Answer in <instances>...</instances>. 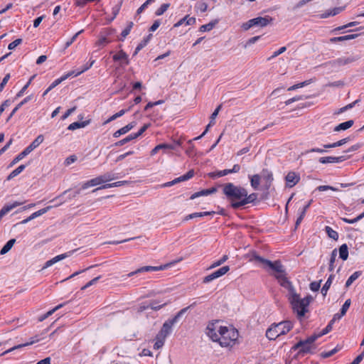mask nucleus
<instances>
[{"mask_svg": "<svg viewBox=\"0 0 364 364\" xmlns=\"http://www.w3.org/2000/svg\"><path fill=\"white\" fill-rule=\"evenodd\" d=\"M100 177L102 180V183H105V182L111 181L116 178V176H114V174L112 173H110V172L105 173V174L100 176Z\"/></svg>", "mask_w": 364, "mask_h": 364, "instance_id": "obj_46", "label": "nucleus"}, {"mask_svg": "<svg viewBox=\"0 0 364 364\" xmlns=\"http://www.w3.org/2000/svg\"><path fill=\"white\" fill-rule=\"evenodd\" d=\"M53 208V206H47L44 208H42L33 213H32L29 217H28L27 218L23 220L22 221L20 222L21 224H26L28 223L29 221L46 213L48 210H50L51 208Z\"/></svg>", "mask_w": 364, "mask_h": 364, "instance_id": "obj_15", "label": "nucleus"}, {"mask_svg": "<svg viewBox=\"0 0 364 364\" xmlns=\"http://www.w3.org/2000/svg\"><path fill=\"white\" fill-rule=\"evenodd\" d=\"M95 62V61L94 60H91L89 63H87L86 65H85L80 70L77 71V72L74 71V74L72 76H75V77L78 76L81 73L89 70L93 65Z\"/></svg>", "mask_w": 364, "mask_h": 364, "instance_id": "obj_47", "label": "nucleus"}, {"mask_svg": "<svg viewBox=\"0 0 364 364\" xmlns=\"http://www.w3.org/2000/svg\"><path fill=\"white\" fill-rule=\"evenodd\" d=\"M359 34H349L346 36H339V37H333L330 38L331 43H336V42H343L346 41H350L356 38Z\"/></svg>", "mask_w": 364, "mask_h": 364, "instance_id": "obj_22", "label": "nucleus"}, {"mask_svg": "<svg viewBox=\"0 0 364 364\" xmlns=\"http://www.w3.org/2000/svg\"><path fill=\"white\" fill-rule=\"evenodd\" d=\"M121 5H122V2L119 3V4L117 5H115L113 8H112V14H113V16L109 20V22L112 21L115 18L116 16H117V14H119V11H120V9H121Z\"/></svg>", "mask_w": 364, "mask_h": 364, "instance_id": "obj_53", "label": "nucleus"}, {"mask_svg": "<svg viewBox=\"0 0 364 364\" xmlns=\"http://www.w3.org/2000/svg\"><path fill=\"white\" fill-rule=\"evenodd\" d=\"M136 123V122H132L127 124L126 126L123 127L122 128L118 129L113 134V136L114 138H118L122 134H125L128 132H129L131 129H132L135 126Z\"/></svg>", "mask_w": 364, "mask_h": 364, "instance_id": "obj_19", "label": "nucleus"}, {"mask_svg": "<svg viewBox=\"0 0 364 364\" xmlns=\"http://www.w3.org/2000/svg\"><path fill=\"white\" fill-rule=\"evenodd\" d=\"M318 338V336H316V334H314L305 340L300 341L296 344H295L292 349L298 350L300 353H311V350L315 349L316 347L314 345L315 341Z\"/></svg>", "mask_w": 364, "mask_h": 364, "instance_id": "obj_7", "label": "nucleus"}, {"mask_svg": "<svg viewBox=\"0 0 364 364\" xmlns=\"http://www.w3.org/2000/svg\"><path fill=\"white\" fill-rule=\"evenodd\" d=\"M167 304L166 302L162 304H159V302L157 301H150V303L149 304V309H153L154 311H157V310H159L160 309H161L162 307H164V306H166Z\"/></svg>", "mask_w": 364, "mask_h": 364, "instance_id": "obj_49", "label": "nucleus"}, {"mask_svg": "<svg viewBox=\"0 0 364 364\" xmlns=\"http://www.w3.org/2000/svg\"><path fill=\"white\" fill-rule=\"evenodd\" d=\"M286 289L288 290V299L294 312L296 314L299 318H301L305 316L306 313L309 311V306L312 301L313 297L311 296H307L301 299L299 294L296 292L293 285H291L290 287Z\"/></svg>", "mask_w": 364, "mask_h": 364, "instance_id": "obj_2", "label": "nucleus"}, {"mask_svg": "<svg viewBox=\"0 0 364 364\" xmlns=\"http://www.w3.org/2000/svg\"><path fill=\"white\" fill-rule=\"evenodd\" d=\"M273 18L269 16L264 17H257L251 19V23H253L255 26L264 27L272 23Z\"/></svg>", "mask_w": 364, "mask_h": 364, "instance_id": "obj_12", "label": "nucleus"}, {"mask_svg": "<svg viewBox=\"0 0 364 364\" xmlns=\"http://www.w3.org/2000/svg\"><path fill=\"white\" fill-rule=\"evenodd\" d=\"M254 259L258 262H260L268 267L270 269L273 270L275 273L274 274V277L277 279L279 284L287 289L292 285V283L287 277V273L284 267L282 264L281 262L277 260L274 262L264 259L259 255H254Z\"/></svg>", "mask_w": 364, "mask_h": 364, "instance_id": "obj_3", "label": "nucleus"}, {"mask_svg": "<svg viewBox=\"0 0 364 364\" xmlns=\"http://www.w3.org/2000/svg\"><path fill=\"white\" fill-rule=\"evenodd\" d=\"M64 306V304H60L58 306H56L55 308H53V309L48 311L46 314H45L44 315L41 316L38 320L39 321H43V320H45L46 318H47L48 316H51L55 311H56L57 310L60 309V308H62L63 306Z\"/></svg>", "mask_w": 364, "mask_h": 364, "instance_id": "obj_39", "label": "nucleus"}, {"mask_svg": "<svg viewBox=\"0 0 364 364\" xmlns=\"http://www.w3.org/2000/svg\"><path fill=\"white\" fill-rule=\"evenodd\" d=\"M132 108V106L129 107L128 109H122L120 110L119 112H117L116 114H113L112 116H111L108 119H107L105 122V124H107V123H109L111 122L112 121L116 119L118 117H120L122 116H123L127 112H128L130 109Z\"/></svg>", "mask_w": 364, "mask_h": 364, "instance_id": "obj_33", "label": "nucleus"}, {"mask_svg": "<svg viewBox=\"0 0 364 364\" xmlns=\"http://www.w3.org/2000/svg\"><path fill=\"white\" fill-rule=\"evenodd\" d=\"M133 25H134V23L132 22H129L128 26H127V28L122 31V32L121 33V36L122 37V41H123L124 38H125L129 34V33L133 27Z\"/></svg>", "mask_w": 364, "mask_h": 364, "instance_id": "obj_52", "label": "nucleus"}, {"mask_svg": "<svg viewBox=\"0 0 364 364\" xmlns=\"http://www.w3.org/2000/svg\"><path fill=\"white\" fill-rule=\"evenodd\" d=\"M170 4H163L155 12L156 16H161L167 11L169 8Z\"/></svg>", "mask_w": 364, "mask_h": 364, "instance_id": "obj_50", "label": "nucleus"}, {"mask_svg": "<svg viewBox=\"0 0 364 364\" xmlns=\"http://www.w3.org/2000/svg\"><path fill=\"white\" fill-rule=\"evenodd\" d=\"M193 175H194L193 170H190L186 174L181 176L178 178H176L170 182L166 183L164 186L166 187L171 186L178 182L185 181H187V180L191 178L193 176Z\"/></svg>", "mask_w": 364, "mask_h": 364, "instance_id": "obj_13", "label": "nucleus"}, {"mask_svg": "<svg viewBox=\"0 0 364 364\" xmlns=\"http://www.w3.org/2000/svg\"><path fill=\"white\" fill-rule=\"evenodd\" d=\"M151 35H149L146 38H145L139 45L136 46L135 51L134 53V55H136L139 50H141L144 47L146 46L148 43Z\"/></svg>", "mask_w": 364, "mask_h": 364, "instance_id": "obj_43", "label": "nucleus"}, {"mask_svg": "<svg viewBox=\"0 0 364 364\" xmlns=\"http://www.w3.org/2000/svg\"><path fill=\"white\" fill-rule=\"evenodd\" d=\"M347 159L348 158L346 156L321 157L319 159V162L321 164L340 163L344 161Z\"/></svg>", "mask_w": 364, "mask_h": 364, "instance_id": "obj_17", "label": "nucleus"}, {"mask_svg": "<svg viewBox=\"0 0 364 364\" xmlns=\"http://www.w3.org/2000/svg\"><path fill=\"white\" fill-rule=\"evenodd\" d=\"M326 232L330 238L337 240L338 239V234L336 231L333 230L331 227L326 226Z\"/></svg>", "mask_w": 364, "mask_h": 364, "instance_id": "obj_45", "label": "nucleus"}, {"mask_svg": "<svg viewBox=\"0 0 364 364\" xmlns=\"http://www.w3.org/2000/svg\"><path fill=\"white\" fill-rule=\"evenodd\" d=\"M165 339L166 338L161 337L159 336V335L157 334L156 336V342L154 345V348L155 350H159V348H161L164 344Z\"/></svg>", "mask_w": 364, "mask_h": 364, "instance_id": "obj_42", "label": "nucleus"}, {"mask_svg": "<svg viewBox=\"0 0 364 364\" xmlns=\"http://www.w3.org/2000/svg\"><path fill=\"white\" fill-rule=\"evenodd\" d=\"M41 340V338H40L38 336H34L33 338H31V341L29 342H27L26 343H23V344H19L18 346H14L12 348H11L10 349L4 351L1 355H5L8 353H10L16 349H18V348H21L22 347H25V346H30V345H32L33 343H36L38 341H40Z\"/></svg>", "mask_w": 364, "mask_h": 364, "instance_id": "obj_18", "label": "nucleus"}, {"mask_svg": "<svg viewBox=\"0 0 364 364\" xmlns=\"http://www.w3.org/2000/svg\"><path fill=\"white\" fill-rule=\"evenodd\" d=\"M135 139H136V137L134 136V133H132V134L128 135L127 136H126L125 138L116 142L115 146H122L124 145L125 144H127Z\"/></svg>", "mask_w": 364, "mask_h": 364, "instance_id": "obj_38", "label": "nucleus"}, {"mask_svg": "<svg viewBox=\"0 0 364 364\" xmlns=\"http://www.w3.org/2000/svg\"><path fill=\"white\" fill-rule=\"evenodd\" d=\"M125 183H127V181H117L115 183H107V184L103 185L102 186H101L98 188L93 190V192H95L99 189L109 188H112V187H118V186H122Z\"/></svg>", "mask_w": 364, "mask_h": 364, "instance_id": "obj_34", "label": "nucleus"}, {"mask_svg": "<svg viewBox=\"0 0 364 364\" xmlns=\"http://www.w3.org/2000/svg\"><path fill=\"white\" fill-rule=\"evenodd\" d=\"M23 204V202H18V201H15L11 204H6L5 205L1 210L0 211L5 215H6L8 213H9L11 210H12L14 208L19 206V205H21Z\"/></svg>", "mask_w": 364, "mask_h": 364, "instance_id": "obj_23", "label": "nucleus"}, {"mask_svg": "<svg viewBox=\"0 0 364 364\" xmlns=\"http://www.w3.org/2000/svg\"><path fill=\"white\" fill-rule=\"evenodd\" d=\"M15 242H16L15 239L9 240L1 250L0 254L5 255L6 253H7L12 248V247L14 246Z\"/></svg>", "mask_w": 364, "mask_h": 364, "instance_id": "obj_32", "label": "nucleus"}, {"mask_svg": "<svg viewBox=\"0 0 364 364\" xmlns=\"http://www.w3.org/2000/svg\"><path fill=\"white\" fill-rule=\"evenodd\" d=\"M196 22L195 17H189L188 15H186L185 17L179 20L177 23H176L173 27L177 28L181 26L182 24L186 23V25L190 26L193 25Z\"/></svg>", "mask_w": 364, "mask_h": 364, "instance_id": "obj_21", "label": "nucleus"}, {"mask_svg": "<svg viewBox=\"0 0 364 364\" xmlns=\"http://www.w3.org/2000/svg\"><path fill=\"white\" fill-rule=\"evenodd\" d=\"M339 257L343 261H346L348 257V247L346 244H343L339 247Z\"/></svg>", "mask_w": 364, "mask_h": 364, "instance_id": "obj_28", "label": "nucleus"}, {"mask_svg": "<svg viewBox=\"0 0 364 364\" xmlns=\"http://www.w3.org/2000/svg\"><path fill=\"white\" fill-rule=\"evenodd\" d=\"M287 50V48L285 46L281 47L279 50L274 51L272 56L268 58V60H270L278 55H281L282 53H284Z\"/></svg>", "mask_w": 364, "mask_h": 364, "instance_id": "obj_54", "label": "nucleus"}, {"mask_svg": "<svg viewBox=\"0 0 364 364\" xmlns=\"http://www.w3.org/2000/svg\"><path fill=\"white\" fill-rule=\"evenodd\" d=\"M111 42V40H109V38H107V37H101L98 41H97L96 43V45L98 46H106L107 44Z\"/></svg>", "mask_w": 364, "mask_h": 364, "instance_id": "obj_56", "label": "nucleus"}, {"mask_svg": "<svg viewBox=\"0 0 364 364\" xmlns=\"http://www.w3.org/2000/svg\"><path fill=\"white\" fill-rule=\"evenodd\" d=\"M218 23V20H215L213 21L210 22L209 23L202 25L200 28V32L210 31H211L215 26Z\"/></svg>", "mask_w": 364, "mask_h": 364, "instance_id": "obj_36", "label": "nucleus"}, {"mask_svg": "<svg viewBox=\"0 0 364 364\" xmlns=\"http://www.w3.org/2000/svg\"><path fill=\"white\" fill-rule=\"evenodd\" d=\"M72 254H73V252H68L66 253L55 256V257L52 258L51 259L48 260L45 263L43 269H46V268H48V267L52 266L53 264H55L56 262L61 261L62 259L71 256Z\"/></svg>", "mask_w": 364, "mask_h": 364, "instance_id": "obj_14", "label": "nucleus"}, {"mask_svg": "<svg viewBox=\"0 0 364 364\" xmlns=\"http://www.w3.org/2000/svg\"><path fill=\"white\" fill-rule=\"evenodd\" d=\"M354 124L353 120H348L345 122L339 124L334 128V132H340L341 130H346L350 128Z\"/></svg>", "mask_w": 364, "mask_h": 364, "instance_id": "obj_26", "label": "nucleus"}, {"mask_svg": "<svg viewBox=\"0 0 364 364\" xmlns=\"http://www.w3.org/2000/svg\"><path fill=\"white\" fill-rule=\"evenodd\" d=\"M170 266V264H166L160 266H144L138 269V272H156L166 269L168 267Z\"/></svg>", "mask_w": 364, "mask_h": 364, "instance_id": "obj_20", "label": "nucleus"}, {"mask_svg": "<svg viewBox=\"0 0 364 364\" xmlns=\"http://www.w3.org/2000/svg\"><path fill=\"white\" fill-rule=\"evenodd\" d=\"M262 174H263V177L265 178L267 182L271 183L273 181V175L269 171L263 170Z\"/></svg>", "mask_w": 364, "mask_h": 364, "instance_id": "obj_61", "label": "nucleus"}, {"mask_svg": "<svg viewBox=\"0 0 364 364\" xmlns=\"http://www.w3.org/2000/svg\"><path fill=\"white\" fill-rule=\"evenodd\" d=\"M230 270L229 266H223L219 269L215 271L213 274H215V277L217 278H219L224 274H225L228 271Z\"/></svg>", "mask_w": 364, "mask_h": 364, "instance_id": "obj_44", "label": "nucleus"}, {"mask_svg": "<svg viewBox=\"0 0 364 364\" xmlns=\"http://www.w3.org/2000/svg\"><path fill=\"white\" fill-rule=\"evenodd\" d=\"M357 59L358 58L354 55L343 56L338 58L333 61H331L329 63L331 65L332 67L338 68L341 66L350 64L357 60Z\"/></svg>", "mask_w": 364, "mask_h": 364, "instance_id": "obj_10", "label": "nucleus"}, {"mask_svg": "<svg viewBox=\"0 0 364 364\" xmlns=\"http://www.w3.org/2000/svg\"><path fill=\"white\" fill-rule=\"evenodd\" d=\"M322 280H320L318 282H313L310 284V289L312 291H317L319 290L321 287V283Z\"/></svg>", "mask_w": 364, "mask_h": 364, "instance_id": "obj_60", "label": "nucleus"}, {"mask_svg": "<svg viewBox=\"0 0 364 364\" xmlns=\"http://www.w3.org/2000/svg\"><path fill=\"white\" fill-rule=\"evenodd\" d=\"M101 278L100 276L99 277H97L94 279H92V280H90V282H88L85 285H84L82 287H81V290H85L87 288L95 284L98 281L99 279Z\"/></svg>", "mask_w": 364, "mask_h": 364, "instance_id": "obj_58", "label": "nucleus"}, {"mask_svg": "<svg viewBox=\"0 0 364 364\" xmlns=\"http://www.w3.org/2000/svg\"><path fill=\"white\" fill-rule=\"evenodd\" d=\"M188 307L180 310L173 318L168 319L164 322L161 331L158 335L161 337L166 338L171 332L172 326L179 320V318L187 311Z\"/></svg>", "mask_w": 364, "mask_h": 364, "instance_id": "obj_6", "label": "nucleus"}, {"mask_svg": "<svg viewBox=\"0 0 364 364\" xmlns=\"http://www.w3.org/2000/svg\"><path fill=\"white\" fill-rule=\"evenodd\" d=\"M350 299H349L345 301L341 309V316H344L346 314L348 309L350 307Z\"/></svg>", "mask_w": 364, "mask_h": 364, "instance_id": "obj_57", "label": "nucleus"}, {"mask_svg": "<svg viewBox=\"0 0 364 364\" xmlns=\"http://www.w3.org/2000/svg\"><path fill=\"white\" fill-rule=\"evenodd\" d=\"M228 259V255H223L222 257V258H220V259L214 262L211 266L210 267V269H213V268H215V267H219L220 266L221 264H223L225 262L227 261V259Z\"/></svg>", "mask_w": 364, "mask_h": 364, "instance_id": "obj_51", "label": "nucleus"}, {"mask_svg": "<svg viewBox=\"0 0 364 364\" xmlns=\"http://www.w3.org/2000/svg\"><path fill=\"white\" fill-rule=\"evenodd\" d=\"M238 336V331L235 328L223 326L218 342L221 346H232L235 343Z\"/></svg>", "mask_w": 364, "mask_h": 364, "instance_id": "obj_5", "label": "nucleus"}, {"mask_svg": "<svg viewBox=\"0 0 364 364\" xmlns=\"http://www.w3.org/2000/svg\"><path fill=\"white\" fill-rule=\"evenodd\" d=\"M89 124H90V121L89 120L81 122H73V123L70 124L68 126V129L73 131V130H75L77 129L85 127Z\"/></svg>", "mask_w": 364, "mask_h": 364, "instance_id": "obj_27", "label": "nucleus"}, {"mask_svg": "<svg viewBox=\"0 0 364 364\" xmlns=\"http://www.w3.org/2000/svg\"><path fill=\"white\" fill-rule=\"evenodd\" d=\"M113 60L115 62L119 61L121 65L123 64L127 65L129 63L128 55L122 50L113 55Z\"/></svg>", "mask_w": 364, "mask_h": 364, "instance_id": "obj_16", "label": "nucleus"}, {"mask_svg": "<svg viewBox=\"0 0 364 364\" xmlns=\"http://www.w3.org/2000/svg\"><path fill=\"white\" fill-rule=\"evenodd\" d=\"M73 74H74V71H71V72H69L68 73H67L66 75L62 76L61 77L56 79L48 87V90H53L54 87H55L60 83H61L63 80H66L68 77L72 76Z\"/></svg>", "mask_w": 364, "mask_h": 364, "instance_id": "obj_25", "label": "nucleus"}, {"mask_svg": "<svg viewBox=\"0 0 364 364\" xmlns=\"http://www.w3.org/2000/svg\"><path fill=\"white\" fill-rule=\"evenodd\" d=\"M293 328L290 321H284L277 324H273L266 331V336L269 340H274L281 335L287 333Z\"/></svg>", "mask_w": 364, "mask_h": 364, "instance_id": "obj_4", "label": "nucleus"}, {"mask_svg": "<svg viewBox=\"0 0 364 364\" xmlns=\"http://www.w3.org/2000/svg\"><path fill=\"white\" fill-rule=\"evenodd\" d=\"M102 180L100 176L92 178L82 185L81 189H87L91 186H95L97 185L102 184Z\"/></svg>", "mask_w": 364, "mask_h": 364, "instance_id": "obj_24", "label": "nucleus"}, {"mask_svg": "<svg viewBox=\"0 0 364 364\" xmlns=\"http://www.w3.org/2000/svg\"><path fill=\"white\" fill-rule=\"evenodd\" d=\"M300 180V176L298 173L290 171L285 177L287 186L291 188L294 186Z\"/></svg>", "mask_w": 364, "mask_h": 364, "instance_id": "obj_11", "label": "nucleus"}, {"mask_svg": "<svg viewBox=\"0 0 364 364\" xmlns=\"http://www.w3.org/2000/svg\"><path fill=\"white\" fill-rule=\"evenodd\" d=\"M364 358V351L358 355L350 364H359Z\"/></svg>", "mask_w": 364, "mask_h": 364, "instance_id": "obj_64", "label": "nucleus"}, {"mask_svg": "<svg viewBox=\"0 0 364 364\" xmlns=\"http://www.w3.org/2000/svg\"><path fill=\"white\" fill-rule=\"evenodd\" d=\"M193 140H189L188 141V144H189V146L188 148L186 150V153L189 156H191L193 154V152H194V145L193 144Z\"/></svg>", "mask_w": 364, "mask_h": 364, "instance_id": "obj_63", "label": "nucleus"}, {"mask_svg": "<svg viewBox=\"0 0 364 364\" xmlns=\"http://www.w3.org/2000/svg\"><path fill=\"white\" fill-rule=\"evenodd\" d=\"M159 149H173L174 146L171 144H160L155 146L151 151V155L154 156L159 151Z\"/></svg>", "mask_w": 364, "mask_h": 364, "instance_id": "obj_35", "label": "nucleus"}, {"mask_svg": "<svg viewBox=\"0 0 364 364\" xmlns=\"http://www.w3.org/2000/svg\"><path fill=\"white\" fill-rule=\"evenodd\" d=\"M334 274H331L327 281L326 282V283L324 284L323 287H322L321 289V294H323V296H326V294H327V291L329 289L331 284H332V282H333V279L334 278Z\"/></svg>", "mask_w": 364, "mask_h": 364, "instance_id": "obj_30", "label": "nucleus"}, {"mask_svg": "<svg viewBox=\"0 0 364 364\" xmlns=\"http://www.w3.org/2000/svg\"><path fill=\"white\" fill-rule=\"evenodd\" d=\"M223 327L218 321L210 323L206 328V333L213 341L218 342Z\"/></svg>", "mask_w": 364, "mask_h": 364, "instance_id": "obj_9", "label": "nucleus"}, {"mask_svg": "<svg viewBox=\"0 0 364 364\" xmlns=\"http://www.w3.org/2000/svg\"><path fill=\"white\" fill-rule=\"evenodd\" d=\"M44 137L42 134L38 135L32 143L27 146L22 152H21L18 156H16L12 162L11 163V166H13L18 163L19 161L23 159L25 156L29 154L33 150L37 148L43 141Z\"/></svg>", "mask_w": 364, "mask_h": 364, "instance_id": "obj_8", "label": "nucleus"}, {"mask_svg": "<svg viewBox=\"0 0 364 364\" xmlns=\"http://www.w3.org/2000/svg\"><path fill=\"white\" fill-rule=\"evenodd\" d=\"M31 100V96H28L26 98H24L20 103H18L16 107L12 110L11 113L10 114L9 117L7 119V121H9L12 116L17 112L18 109H20V108L26 102L30 101Z\"/></svg>", "mask_w": 364, "mask_h": 364, "instance_id": "obj_31", "label": "nucleus"}, {"mask_svg": "<svg viewBox=\"0 0 364 364\" xmlns=\"http://www.w3.org/2000/svg\"><path fill=\"white\" fill-rule=\"evenodd\" d=\"M21 42H22V39L21 38H17L15 41H14L13 42H11V43L9 44L8 48L9 50H13L16 46L20 45L21 43Z\"/></svg>", "mask_w": 364, "mask_h": 364, "instance_id": "obj_62", "label": "nucleus"}, {"mask_svg": "<svg viewBox=\"0 0 364 364\" xmlns=\"http://www.w3.org/2000/svg\"><path fill=\"white\" fill-rule=\"evenodd\" d=\"M250 183H251L252 187L255 190H257L258 188V187L259 186V183H260L259 175L255 174V175L252 176L250 178Z\"/></svg>", "mask_w": 364, "mask_h": 364, "instance_id": "obj_41", "label": "nucleus"}, {"mask_svg": "<svg viewBox=\"0 0 364 364\" xmlns=\"http://www.w3.org/2000/svg\"><path fill=\"white\" fill-rule=\"evenodd\" d=\"M231 173L230 169H224L223 171H218L215 172L210 173L209 175L211 178L222 177Z\"/></svg>", "mask_w": 364, "mask_h": 364, "instance_id": "obj_40", "label": "nucleus"}, {"mask_svg": "<svg viewBox=\"0 0 364 364\" xmlns=\"http://www.w3.org/2000/svg\"><path fill=\"white\" fill-rule=\"evenodd\" d=\"M363 218H364V212L362 213L361 214H360L359 215H358L356 218H355L353 219H348V218H343L341 219L346 223L354 224V223L358 222L359 220H360L361 219H363Z\"/></svg>", "mask_w": 364, "mask_h": 364, "instance_id": "obj_48", "label": "nucleus"}, {"mask_svg": "<svg viewBox=\"0 0 364 364\" xmlns=\"http://www.w3.org/2000/svg\"><path fill=\"white\" fill-rule=\"evenodd\" d=\"M338 351V349L337 348H335L332 349L331 350L321 353V355L323 358H327L332 356Z\"/></svg>", "mask_w": 364, "mask_h": 364, "instance_id": "obj_59", "label": "nucleus"}, {"mask_svg": "<svg viewBox=\"0 0 364 364\" xmlns=\"http://www.w3.org/2000/svg\"><path fill=\"white\" fill-rule=\"evenodd\" d=\"M361 275V272L357 271L351 274L346 282V287H349L354 281H355Z\"/></svg>", "mask_w": 364, "mask_h": 364, "instance_id": "obj_37", "label": "nucleus"}, {"mask_svg": "<svg viewBox=\"0 0 364 364\" xmlns=\"http://www.w3.org/2000/svg\"><path fill=\"white\" fill-rule=\"evenodd\" d=\"M223 193L231 202V206L239 208L248 203L254 202L257 195L255 193L248 195L247 191L241 186H235L232 183H226L223 189Z\"/></svg>", "mask_w": 364, "mask_h": 364, "instance_id": "obj_1", "label": "nucleus"}, {"mask_svg": "<svg viewBox=\"0 0 364 364\" xmlns=\"http://www.w3.org/2000/svg\"><path fill=\"white\" fill-rule=\"evenodd\" d=\"M349 140H350V139L348 137L344 138V139H341L336 142H334L333 144H325V145H323V147L326 149H329V148H335V147L341 146H343V144H346Z\"/></svg>", "mask_w": 364, "mask_h": 364, "instance_id": "obj_29", "label": "nucleus"}, {"mask_svg": "<svg viewBox=\"0 0 364 364\" xmlns=\"http://www.w3.org/2000/svg\"><path fill=\"white\" fill-rule=\"evenodd\" d=\"M332 326H333V323L329 322V323L326 326V327L325 328H323L322 330V331L321 333H319L318 334H316V336H318V338H319L323 335L327 334L328 332H330L332 330Z\"/></svg>", "mask_w": 364, "mask_h": 364, "instance_id": "obj_55", "label": "nucleus"}]
</instances>
